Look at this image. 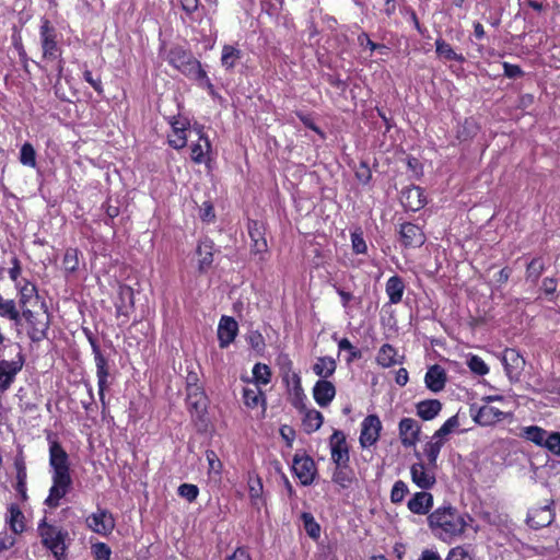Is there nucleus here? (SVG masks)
I'll use <instances>...</instances> for the list:
<instances>
[{
  "mask_svg": "<svg viewBox=\"0 0 560 560\" xmlns=\"http://www.w3.org/2000/svg\"><path fill=\"white\" fill-rule=\"evenodd\" d=\"M428 522L434 535L443 541L462 535L467 526L465 516L451 505L434 510L428 516Z\"/></svg>",
  "mask_w": 560,
  "mask_h": 560,
  "instance_id": "nucleus-1",
  "label": "nucleus"
},
{
  "mask_svg": "<svg viewBox=\"0 0 560 560\" xmlns=\"http://www.w3.org/2000/svg\"><path fill=\"white\" fill-rule=\"evenodd\" d=\"M167 61L182 73L198 81L201 85L212 91L213 85L210 82L201 63L194 56L182 47H174L170 50Z\"/></svg>",
  "mask_w": 560,
  "mask_h": 560,
  "instance_id": "nucleus-2",
  "label": "nucleus"
},
{
  "mask_svg": "<svg viewBox=\"0 0 560 560\" xmlns=\"http://www.w3.org/2000/svg\"><path fill=\"white\" fill-rule=\"evenodd\" d=\"M22 317L28 324L27 336L33 342H39L47 338V331L50 325L48 313L35 314L30 308H24Z\"/></svg>",
  "mask_w": 560,
  "mask_h": 560,
  "instance_id": "nucleus-3",
  "label": "nucleus"
},
{
  "mask_svg": "<svg viewBox=\"0 0 560 560\" xmlns=\"http://www.w3.org/2000/svg\"><path fill=\"white\" fill-rule=\"evenodd\" d=\"M38 530L43 540V544L51 550L54 556L59 560L63 555L66 546H65V537L67 533H63L61 529L46 524L45 521L38 526Z\"/></svg>",
  "mask_w": 560,
  "mask_h": 560,
  "instance_id": "nucleus-4",
  "label": "nucleus"
},
{
  "mask_svg": "<svg viewBox=\"0 0 560 560\" xmlns=\"http://www.w3.org/2000/svg\"><path fill=\"white\" fill-rule=\"evenodd\" d=\"M24 355L20 351L15 360H0V394L5 393L14 383L18 373L23 369Z\"/></svg>",
  "mask_w": 560,
  "mask_h": 560,
  "instance_id": "nucleus-5",
  "label": "nucleus"
},
{
  "mask_svg": "<svg viewBox=\"0 0 560 560\" xmlns=\"http://www.w3.org/2000/svg\"><path fill=\"white\" fill-rule=\"evenodd\" d=\"M49 465L52 469V477L71 478L68 454L56 441L49 445Z\"/></svg>",
  "mask_w": 560,
  "mask_h": 560,
  "instance_id": "nucleus-6",
  "label": "nucleus"
},
{
  "mask_svg": "<svg viewBox=\"0 0 560 560\" xmlns=\"http://www.w3.org/2000/svg\"><path fill=\"white\" fill-rule=\"evenodd\" d=\"M382 422L376 415H369L361 423L360 445L363 448L373 446L380 439Z\"/></svg>",
  "mask_w": 560,
  "mask_h": 560,
  "instance_id": "nucleus-7",
  "label": "nucleus"
},
{
  "mask_svg": "<svg viewBox=\"0 0 560 560\" xmlns=\"http://www.w3.org/2000/svg\"><path fill=\"white\" fill-rule=\"evenodd\" d=\"M398 433L404 447H415L420 440L421 425L412 418H402L398 423Z\"/></svg>",
  "mask_w": 560,
  "mask_h": 560,
  "instance_id": "nucleus-8",
  "label": "nucleus"
},
{
  "mask_svg": "<svg viewBox=\"0 0 560 560\" xmlns=\"http://www.w3.org/2000/svg\"><path fill=\"white\" fill-rule=\"evenodd\" d=\"M331 460L335 465L349 464V447L346 435L340 430H335L329 439Z\"/></svg>",
  "mask_w": 560,
  "mask_h": 560,
  "instance_id": "nucleus-9",
  "label": "nucleus"
},
{
  "mask_svg": "<svg viewBox=\"0 0 560 560\" xmlns=\"http://www.w3.org/2000/svg\"><path fill=\"white\" fill-rule=\"evenodd\" d=\"M91 345H92L95 365H96V376H97L100 400L102 401L103 405H105V389L107 387V377L109 375L107 360L102 354L100 347L94 341H91Z\"/></svg>",
  "mask_w": 560,
  "mask_h": 560,
  "instance_id": "nucleus-10",
  "label": "nucleus"
},
{
  "mask_svg": "<svg viewBox=\"0 0 560 560\" xmlns=\"http://www.w3.org/2000/svg\"><path fill=\"white\" fill-rule=\"evenodd\" d=\"M88 527L96 534L107 535L115 527L113 515L107 510H97L86 518Z\"/></svg>",
  "mask_w": 560,
  "mask_h": 560,
  "instance_id": "nucleus-11",
  "label": "nucleus"
},
{
  "mask_svg": "<svg viewBox=\"0 0 560 560\" xmlns=\"http://www.w3.org/2000/svg\"><path fill=\"white\" fill-rule=\"evenodd\" d=\"M292 469L302 485L308 486L314 481L316 467L314 460L310 456L295 455L293 458Z\"/></svg>",
  "mask_w": 560,
  "mask_h": 560,
  "instance_id": "nucleus-12",
  "label": "nucleus"
},
{
  "mask_svg": "<svg viewBox=\"0 0 560 560\" xmlns=\"http://www.w3.org/2000/svg\"><path fill=\"white\" fill-rule=\"evenodd\" d=\"M502 362L510 381H518L521 372L525 365V360L521 357V354L514 349H506L504 351Z\"/></svg>",
  "mask_w": 560,
  "mask_h": 560,
  "instance_id": "nucleus-13",
  "label": "nucleus"
},
{
  "mask_svg": "<svg viewBox=\"0 0 560 560\" xmlns=\"http://www.w3.org/2000/svg\"><path fill=\"white\" fill-rule=\"evenodd\" d=\"M553 520L555 513L549 504L533 508L527 514V524L534 529L546 527L550 525Z\"/></svg>",
  "mask_w": 560,
  "mask_h": 560,
  "instance_id": "nucleus-14",
  "label": "nucleus"
},
{
  "mask_svg": "<svg viewBox=\"0 0 560 560\" xmlns=\"http://www.w3.org/2000/svg\"><path fill=\"white\" fill-rule=\"evenodd\" d=\"M55 38L56 34L54 28L50 26L49 21L45 20L40 26V42L44 58H57L58 47Z\"/></svg>",
  "mask_w": 560,
  "mask_h": 560,
  "instance_id": "nucleus-15",
  "label": "nucleus"
},
{
  "mask_svg": "<svg viewBox=\"0 0 560 560\" xmlns=\"http://www.w3.org/2000/svg\"><path fill=\"white\" fill-rule=\"evenodd\" d=\"M71 483V478L52 477V486L49 490V495L45 500V504L49 508H57L59 501L69 492Z\"/></svg>",
  "mask_w": 560,
  "mask_h": 560,
  "instance_id": "nucleus-16",
  "label": "nucleus"
},
{
  "mask_svg": "<svg viewBox=\"0 0 560 560\" xmlns=\"http://www.w3.org/2000/svg\"><path fill=\"white\" fill-rule=\"evenodd\" d=\"M401 241L407 247H420L425 242V236L420 226L407 222L400 225Z\"/></svg>",
  "mask_w": 560,
  "mask_h": 560,
  "instance_id": "nucleus-17",
  "label": "nucleus"
},
{
  "mask_svg": "<svg viewBox=\"0 0 560 560\" xmlns=\"http://www.w3.org/2000/svg\"><path fill=\"white\" fill-rule=\"evenodd\" d=\"M237 322L230 316H222L218 326V339L221 348H226L236 337Z\"/></svg>",
  "mask_w": 560,
  "mask_h": 560,
  "instance_id": "nucleus-18",
  "label": "nucleus"
},
{
  "mask_svg": "<svg viewBox=\"0 0 560 560\" xmlns=\"http://www.w3.org/2000/svg\"><path fill=\"white\" fill-rule=\"evenodd\" d=\"M411 480L421 489H430L435 483V476L427 468L422 462H418L410 467Z\"/></svg>",
  "mask_w": 560,
  "mask_h": 560,
  "instance_id": "nucleus-19",
  "label": "nucleus"
},
{
  "mask_svg": "<svg viewBox=\"0 0 560 560\" xmlns=\"http://www.w3.org/2000/svg\"><path fill=\"white\" fill-rule=\"evenodd\" d=\"M336 396L335 385L327 380H319L313 387V397L319 407H327Z\"/></svg>",
  "mask_w": 560,
  "mask_h": 560,
  "instance_id": "nucleus-20",
  "label": "nucleus"
},
{
  "mask_svg": "<svg viewBox=\"0 0 560 560\" xmlns=\"http://www.w3.org/2000/svg\"><path fill=\"white\" fill-rule=\"evenodd\" d=\"M506 416L508 413L501 411L500 409L490 405H485L479 408L477 413L474 416V420L478 424L487 427L502 421L504 418H506Z\"/></svg>",
  "mask_w": 560,
  "mask_h": 560,
  "instance_id": "nucleus-21",
  "label": "nucleus"
},
{
  "mask_svg": "<svg viewBox=\"0 0 560 560\" xmlns=\"http://www.w3.org/2000/svg\"><path fill=\"white\" fill-rule=\"evenodd\" d=\"M433 505V497L427 491H420L413 494L408 501L407 506L410 512L419 515H425L429 513Z\"/></svg>",
  "mask_w": 560,
  "mask_h": 560,
  "instance_id": "nucleus-22",
  "label": "nucleus"
},
{
  "mask_svg": "<svg viewBox=\"0 0 560 560\" xmlns=\"http://www.w3.org/2000/svg\"><path fill=\"white\" fill-rule=\"evenodd\" d=\"M187 390V405L190 410L201 413L207 407V397L198 384L189 383L186 387Z\"/></svg>",
  "mask_w": 560,
  "mask_h": 560,
  "instance_id": "nucleus-23",
  "label": "nucleus"
},
{
  "mask_svg": "<svg viewBox=\"0 0 560 560\" xmlns=\"http://www.w3.org/2000/svg\"><path fill=\"white\" fill-rule=\"evenodd\" d=\"M424 382L430 390L434 393L442 390L446 383L444 369L438 364L432 365L425 373Z\"/></svg>",
  "mask_w": 560,
  "mask_h": 560,
  "instance_id": "nucleus-24",
  "label": "nucleus"
},
{
  "mask_svg": "<svg viewBox=\"0 0 560 560\" xmlns=\"http://www.w3.org/2000/svg\"><path fill=\"white\" fill-rule=\"evenodd\" d=\"M196 253L199 257L198 269L200 272L207 271L213 262V243L210 240H205L197 246Z\"/></svg>",
  "mask_w": 560,
  "mask_h": 560,
  "instance_id": "nucleus-25",
  "label": "nucleus"
},
{
  "mask_svg": "<svg viewBox=\"0 0 560 560\" xmlns=\"http://www.w3.org/2000/svg\"><path fill=\"white\" fill-rule=\"evenodd\" d=\"M402 199L404 205L412 211H417L425 205V197L423 195V190L417 186L404 190Z\"/></svg>",
  "mask_w": 560,
  "mask_h": 560,
  "instance_id": "nucleus-26",
  "label": "nucleus"
},
{
  "mask_svg": "<svg viewBox=\"0 0 560 560\" xmlns=\"http://www.w3.org/2000/svg\"><path fill=\"white\" fill-rule=\"evenodd\" d=\"M16 287L19 288V306L22 312H24V308H28V305L33 302L37 303L38 294L35 284L25 281L22 285L16 283Z\"/></svg>",
  "mask_w": 560,
  "mask_h": 560,
  "instance_id": "nucleus-27",
  "label": "nucleus"
},
{
  "mask_svg": "<svg viewBox=\"0 0 560 560\" xmlns=\"http://www.w3.org/2000/svg\"><path fill=\"white\" fill-rule=\"evenodd\" d=\"M417 415L424 421L434 419L442 409V404L438 399L421 400L416 405Z\"/></svg>",
  "mask_w": 560,
  "mask_h": 560,
  "instance_id": "nucleus-28",
  "label": "nucleus"
},
{
  "mask_svg": "<svg viewBox=\"0 0 560 560\" xmlns=\"http://www.w3.org/2000/svg\"><path fill=\"white\" fill-rule=\"evenodd\" d=\"M248 233L252 238V252L255 254H264L267 252L268 245L258 222L253 221L248 224Z\"/></svg>",
  "mask_w": 560,
  "mask_h": 560,
  "instance_id": "nucleus-29",
  "label": "nucleus"
},
{
  "mask_svg": "<svg viewBox=\"0 0 560 560\" xmlns=\"http://www.w3.org/2000/svg\"><path fill=\"white\" fill-rule=\"evenodd\" d=\"M445 442L446 441H444L443 439L436 438V435L433 434L431 439L425 443L423 447V453L428 458L429 467H436L439 454Z\"/></svg>",
  "mask_w": 560,
  "mask_h": 560,
  "instance_id": "nucleus-30",
  "label": "nucleus"
},
{
  "mask_svg": "<svg viewBox=\"0 0 560 560\" xmlns=\"http://www.w3.org/2000/svg\"><path fill=\"white\" fill-rule=\"evenodd\" d=\"M332 481L340 486L342 489L349 488L355 479L354 471L348 464L336 465L332 472Z\"/></svg>",
  "mask_w": 560,
  "mask_h": 560,
  "instance_id": "nucleus-31",
  "label": "nucleus"
},
{
  "mask_svg": "<svg viewBox=\"0 0 560 560\" xmlns=\"http://www.w3.org/2000/svg\"><path fill=\"white\" fill-rule=\"evenodd\" d=\"M386 293L390 304H398L404 295L405 284L399 276L390 277L386 282Z\"/></svg>",
  "mask_w": 560,
  "mask_h": 560,
  "instance_id": "nucleus-32",
  "label": "nucleus"
},
{
  "mask_svg": "<svg viewBox=\"0 0 560 560\" xmlns=\"http://www.w3.org/2000/svg\"><path fill=\"white\" fill-rule=\"evenodd\" d=\"M0 316L14 322L19 326L22 319V311L20 312L14 300H5L0 295Z\"/></svg>",
  "mask_w": 560,
  "mask_h": 560,
  "instance_id": "nucleus-33",
  "label": "nucleus"
},
{
  "mask_svg": "<svg viewBox=\"0 0 560 560\" xmlns=\"http://www.w3.org/2000/svg\"><path fill=\"white\" fill-rule=\"evenodd\" d=\"M337 363L335 359L331 357H320L313 365V371L317 376L322 377L323 380H327L335 373Z\"/></svg>",
  "mask_w": 560,
  "mask_h": 560,
  "instance_id": "nucleus-34",
  "label": "nucleus"
},
{
  "mask_svg": "<svg viewBox=\"0 0 560 560\" xmlns=\"http://www.w3.org/2000/svg\"><path fill=\"white\" fill-rule=\"evenodd\" d=\"M518 435L538 446H544L548 432L538 425H528L521 428Z\"/></svg>",
  "mask_w": 560,
  "mask_h": 560,
  "instance_id": "nucleus-35",
  "label": "nucleus"
},
{
  "mask_svg": "<svg viewBox=\"0 0 560 560\" xmlns=\"http://www.w3.org/2000/svg\"><path fill=\"white\" fill-rule=\"evenodd\" d=\"M244 404L249 408H256L259 404H265V396L260 386L253 384L243 389Z\"/></svg>",
  "mask_w": 560,
  "mask_h": 560,
  "instance_id": "nucleus-36",
  "label": "nucleus"
},
{
  "mask_svg": "<svg viewBox=\"0 0 560 560\" xmlns=\"http://www.w3.org/2000/svg\"><path fill=\"white\" fill-rule=\"evenodd\" d=\"M376 361L383 368H389L399 363V361L397 360L396 349L388 343H385L381 347L376 357Z\"/></svg>",
  "mask_w": 560,
  "mask_h": 560,
  "instance_id": "nucleus-37",
  "label": "nucleus"
},
{
  "mask_svg": "<svg viewBox=\"0 0 560 560\" xmlns=\"http://www.w3.org/2000/svg\"><path fill=\"white\" fill-rule=\"evenodd\" d=\"M324 421L322 412L316 409L306 410L303 417V427L306 433L317 431Z\"/></svg>",
  "mask_w": 560,
  "mask_h": 560,
  "instance_id": "nucleus-38",
  "label": "nucleus"
},
{
  "mask_svg": "<svg viewBox=\"0 0 560 560\" xmlns=\"http://www.w3.org/2000/svg\"><path fill=\"white\" fill-rule=\"evenodd\" d=\"M242 58V51L232 45H224L222 48L221 63L226 70L235 67L236 62Z\"/></svg>",
  "mask_w": 560,
  "mask_h": 560,
  "instance_id": "nucleus-39",
  "label": "nucleus"
},
{
  "mask_svg": "<svg viewBox=\"0 0 560 560\" xmlns=\"http://www.w3.org/2000/svg\"><path fill=\"white\" fill-rule=\"evenodd\" d=\"M435 51L439 57L444 58L446 60H455L458 62L465 61V57L462 54L455 52L451 45L442 38H438L435 40Z\"/></svg>",
  "mask_w": 560,
  "mask_h": 560,
  "instance_id": "nucleus-40",
  "label": "nucleus"
},
{
  "mask_svg": "<svg viewBox=\"0 0 560 560\" xmlns=\"http://www.w3.org/2000/svg\"><path fill=\"white\" fill-rule=\"evenodd\" d=\"M211 144L207 137L200 135L197 143L191 147V160L195 163H202L205 155L210 151Z\"/></svg>",
  "mask_w": 560,
  "mask_h": 560,
  "instance_id": "nucleus-41",
  "label": "nucleus"
},
{
  "mask_svg": "<svg viewBox=\"0 0 560 560\" xmlns=\"http://www.w3.org/2000/svg\"><path fill=\"white\" fill-rule=\"evenodd\" d=\"M253 377L254 383L258 386L267 385L271 381V371L270 368L264 363H256L253 368Z\"/></svg>",
  "mask_w": 560,
  "mask_h": 560,
  "instance_id": "nucleus-42",
  "label": "nucleus"
},
{
  "mask_svg": "<svg viewBox=\"0 0 560 560\" xmlns=\"http://www.w3.org/2000/svg\"><path fill=\"white\" fill-rule=\"evenodd\" d=\"M187 122H183L180 127H175V131L171 136H168V143L174 149H182L186 145L187 137H186V128Z\"/></svg>",
  "mask_w": 560,
  "mask_h": 560,
  "instance_id": "nucleus-43",
  "label": "nucleus"
},
{
  "mask_svg": "<svg viewBox=\"0 0 560 560\" xmlns=\"http://www.w3.org/2000/svg\"><path fill=\"white\" fill-rule=\"evenodd\" d=\"M9 512H10V517H9L10 528L12 529V532L14 534L22 533L24 529V524H23L24 516H23L22 512L15 505H11Z\"/></svg>",
  "mask_w": 560,
  "mask_h": 560,
  "instance_id": "nucleus-44",
  "label": "nucleus"
},
{
  "mask_svg": "<svg viewBox=\"0 0 560 560\" xmlns=\"http://www.w3.org/2000/svg\"><path fill=\"white\" fill-rule=\"evenodd\" d=\"M63 269L67 272H74L79 268V250L77 248H68L62 259Z\"/></svg>",
  "mask_w": 560,
  "mask_h": 560,
  "instance_id": "nucleus-45",
  "label": "nucleus"
},
{
  "mask_svg": "<svg viewBox=\"0 0 560 560\" xmlns=\"http://www.w3.org/2000/svg\"><path fill=\"white\" fill-rule=\"evenodd\" d=\"M545 270V262L541 257L530 260L526 268V277L532 281H537Z\"/></svg>",
  "mask_w": 560,
  "mask_h": 560,
  "instance_id": "nucleus-46",
  "label": "nucleus"
},
{
  "mask_svg": "<svg viewBox=\"0 0 560 560\" xmlns=\"http://www.w3.org/2000/svg\"><path fill=\"white\" fill-rule=\"evenodd\" d=\"M20 162L25 166H36V152L31 143L26 142L22 145L20 151Z\"/></svg>",
  "mask_w": 560,
  "mask_h": 560,
  "instance_id": "nucleus-47",
  "label": "nucleus"
},
{
  "mask_svg": "<svg viewBox=\"0 0 560 560\" xmlns=\"http://www.w3.org/2000/svg\"><path fill=\"white\" fill-rule=\"evenodd\" d=\"M409 489L405 481L397 480L390 491V501L394 504L401 503L405 499V497L408 494Z\"/></svg>",
  "mask_w": 560,
  "mask_h": 560,
  "instance_id": "nucleus-48",
  "label": "nucleus"
},
{
  "mask_svg": "<svg viewBox=\"0 0 560 560\" xmlns=\"http://www.w3.org/2000/svg\"><path fill=\"white\" fill-rule=\"evenodd\" d=\"M120 299L121 300H125L127 299L129 301V304L128 305H119V304H116V313H117V316H120V315H124V316H128L129 315V312L130 310L132 308V305H133V302H132V296H133V292H132V289L131 288H122L120 290Z\"/></svg>",
  "mask_w": 560,
  "mask_h": 560,
  "instance_id": "nucleus-49",
  "label": "nucleus"
},
{
  "mask_svg": "<svg viewBox=\"0 0 560 560\" xmlns=\"http://www.w3.org/2000/svg\"><path fill=\"white\" fill-rule=\"evenodd\" d=\"M459 427V420L457 416H453L448 418L442 427L434 432L436 438H441L446 441L447 435H450L456 428Z\"/></svg>",
  "mask_w": 560,
  "mask_h": 560,
  "instance_id": "nucleus-50",
  "label": "nucleus"
},
{
  "mask_svg": "<svg viewBox=\"0 0 560 560\" xmlns=\"http://www.w3.org/2000/svg\"><path fill=\"white\" fill-rule=\"evenodd\" d=\"M302 521L304 524V528L310 537H312V538L319 537L320 527L315 522V520L311 513H303Z\"/></svg>",
  "mask_w": 560,
  "mask_h": 560,
  "instance_id": "nucleus-51",
  "label": "nucleus"
},
{
  "mask_svg": "<svg viewBox=\"0 0 560 560\" xmlns=\"http://www.w3.org/2000/svg\"><path fill=\"white\" fill-rule=\"evenodd\" d=\"M16 491L26 499V470L23 464L16 463Z\"/></svg>",
  "mask_w": 560,
  "mask_h": 560,
  "instance_id": "nucleus-52",
  "label": "nucleus"
},
{
  "mask_svg": "<svg viewBox=\"0 0 560 560\" xmlns=\"http://www.w3.org/2000/svg\"><path fill=\"white\" fill-rule=\"evenodd\" d=\"M467 365L477 375H486L489 372V368L478 355H471L467 360Z\"/></svg>",
  "mask_w": 560,
  "mask_h": 560,
  "instance_id": "nucleus-53",
  "label": "nucleus"
},
{
  "mask_svg": "<svg viewBox=\"0 0 560 560\" xmlns=\"http://www.w3.org/2000/svg\"><path fill=\"white\" fill-rule=\"evenodd\" d=\"M552 454L560 456V432L548 433L544 446Z\"/></svg>",
  "mask_w": 560,
  "mask_h": 560,
  "instance_id": "nucleus-54",
  "label": "nucleus"
},
{
  "mask_svg": "<svg viewBox=\"0 0 560 560\" xmlns=\"http://www.w3.org/2000/svg\"><path fill=\"white\" fill-rule=\"evenodd\" d=\"M178 494L182 498L187 499L189 502H194L199 494V489L195 485L183 483L178 487Z\"/></svg>",
  "mask_w": 560,
  "mask_h": 560,
  "instance_id": "nucleus-55",
  "label": "nucleus"
},
{
  "mask_svg": "<svg viewBox=\"0 0 560 560\" xmlns=\"http://www.w3.org/2000/svg\"><path fill=\"white\" fill-rule=\"evenodd\" d=\"M206 457L209 465V472H213L215 475H220L222 470V463L219 459L218 455L214 451L209 450L206 452Z\"/></svg>",
  "mask_w": 560,
  "mask_h": 560,
  "instance_id": "nucleus-56",
  "label": "nucleus"
},
{
  "mask_svg": "<svg viewBox=\"0 0 560 560\" xmlns=\"http://www.w3.org/2000/svg\"><path fill=\"white\" fill-rule=\"evenodd\" d=\"M338 348L340 351H348L349 352V357L347 359L348 362H352L354 359H358L361 357V353L359 350H357L352 343L350 342L349 339L347 338H342L341 340H339L338 342Z\"/></svg>",
  "mask_w": 560,
  "mask_h": 560,
  "instance_id": "nucleus-57",
  "label": "nucleus"
},
{
  "mask_svg": "<svg viewBox=\"0 0 560 560\" xmlns=\"http://www.w3.org/2000/svg\"><path fill=\"white\" fill-rule=\"evenodd\" d=\"M95 560H109L110 549L104 542H97L92 547Z\"/></svg>",
  "mask_w": 560,
  "mask_h": 560,
  "instance_id": "nucleus-58",
  "label": "nucleus"
},
{
  "mask_svg": "<svg viewBox=\"0 0 560 560\" xmlns=\"http://www.w3.org/2000/svg\"><path fill=\"white\" fill-rule=\"evenodd\" d=\"M352 248L355 254H364L368 249L366 243L361 233L351 234Z\"/></svg>",
  "mask_w": 560,
  "mask_h": 560,
  "instance_id": "nucleus-59",
  "label": "nucleus"
},
{
  "mask_svg": "<svg viewBox=\"0 0 560 560\" xmlns=\"http://www.w3.org/2000/svg\"><path fill=\"white\" fill-rule=\"evenodd\" d=\"M445 560H474V559L463 547H455L448 551V555Z\"/></svg>",
  "mask_w": 560,
  "mask_h": 560,
  "instance_id": "nucleus-60",
  "label": "nucleus"
},
{
  "mask_svg": "<svg viewBox=\"0 0 560 560\" xmlns=\"http://www.w3.org/2000/svg\"><path fill=\"white\" fill-rule=\"evenodd\" d=\"M84 80L98 93L103 94V85L100 77L94 78L90 70H84L83 72Z\"/></svg>",
  "mask_w": 560,
  "mask_h": 560,
  "instance_id": "nucleus-61",
  "label": "nucleus"
},
{
  "mask_svg": "<svg viewBox=\"0 0 560 560\" xmlns=\"http://www.w3.org/2000/svg\"><path fill=\"white\" fill-rule=\"evenodd\" d=\"M503 70H504V75H506L510 79L521 78L524 74V71L521 69L520 66L512 65L509 62H503Z\"/></svg>",
  "mask_w": 560,
  "mask_h": 560,
  "instance_id": "nucleus-62",
  "label": "nucleus"
},
{
  "mask_svg": "<svg viewBox=\"0 0 560 560\" xmlns=\"http://www.w3.org/2000/svg\"><path fill=\"white\" fill-rule=\"evenodd\" d=\"M355 176L362 184H368L372 177L371 171L366 164L362 163L355 172Z\"/></svg>",
  "mask_w": 560,
  "mask_h": 560,
  "instance_id": "nucleus-63",
  "label": "nucleus"
},
{
  "mask_svg": "<svg viewBox=\"0 0 560 560\" xmlns=\"http://www.w3.org/2000/svg\"><path fill=\"white\" fill-rule=\"evenodd\" d=\"M248 342L256 350H261L265 346L264 338L258 331H252L248 335Z\"/></svg>",
  "mask_w": 560,
  "mask_h": 560,
  "instance_id": "nucleus-64",
  "label": "nucleus"
}]
</instances>
